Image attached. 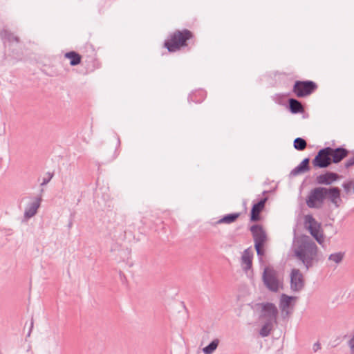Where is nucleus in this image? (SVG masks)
Here are the masks:
<instances>
[{"mask_svg":"<svg viewBox=\"0 0 354 354\" xmlns=\"http://www.w3.org/2000/svg\"><path fill=\"white\" fill-rule=\"evenodd\" d=\"M206 93L203 90L196 91L188 95L187 100L190 102L201 103L205 98Z\"/></svg>","mask_w":354,"mask_h":354,"instance_id":"obj_21","label":"nucleus"},{"mask_svg":"<svg viewBox=\"0 0 354 354\" xmlns=\"http://www.w3.org/2000/svg\"><path fill=\"white\" fill-rule=\"evenodd\" d=\"M262 281L264 286L271 292H277L280 286L282 288V283L280 282L277 277V272L271 267H265Z\"/></svg>","mask_w":354,"mask_h":354,"instance_id":"obj_5","label":"nucleus"},{"mask_svg":"<svg viewBox=\"0 0 354 354\" xmlns=\"http://www.w3.org/2000/svg\"><path fill=\"white\" fill-rule=\"evenodd\" d=\"M352 185L353 183L351 180L344 182L342 184V187L344 188V190L346 194H348L351 192Z\"/></svg>","mask_w":354,"mask_h":354,"instance_id":"obj_30","label":"nucleus"},{"mask_svg":"<svg viewBox=\"0 0 354 354\" xmlns=\"http://www.w3.org/2000/svg\"><path fill=\"white\" fill-rule=\"evenodd\" d=\"M41 201V197L39 196L35 198L32 202L28 204L24 214L25 219H29L37 214V209L40 207Z\"/></svg>","mask_w":354,"mask_h":354,"instance_id":"obj_15","label":"nucleus"},{"mask_svg":"<svg viewBox=\"0 0 354 354\" xmlns=\"http://www.w3.org/2000/svg\"><path fill=\"white\" fill-rule=\"evenodd\" d=\"M319 244H322L324 241V235L322 234V232L319 233V234L313 237Z\"/></svg>","mask_w":354,"mask_h":354,"instance_id":"obj_32","label":"nucleus"},{"mask_svg":"<svg viewBox=\"0 0 354 354\" xmlns=\"http://www.w3.org/2000/svg\"><path fill=\"white\" fill-rule=\"evenodd\" d=\"M344 257V252H339L330 254L328 259L336 263H339Z\"/></svg>","mask_w":354,"mask_h":354,"instance_id":"obj_27","label":"nucleus"},{"mask_svg":"<svg viewBox=\"0 0 354 354\" xmlns=\"http://www.w3.org/2000/svg\"><path fill=\"white\" fill-rule=\"evenodd\" d=\"M340 178H342V176L337 173L326 171L316 177L315 182L318 185H330Z\"/></svg>","mask_w":354,"mask_h":354,"instance_id":"obj_11","label":"nucleus"},{"mask_svg":"<svg viewBox=\"0 0 354 354\" xmlns=\"http://www.w3.org/2000/svg\"><path fill=\"white\" fill-rule=\"evenodd\" d=\"M46 175V177H44L43 178L42 183H41V186H44L45 185L48 184L50 182V180L52 179V178L53 177L54 174L50 173V172H47Z\"/></svg>","mask_w":354,"mask_h":354,"instance_id":"obj_29","label":"nucleus"},{"mask_svg":"<svg viewBox=\"0 0 354 354\" xmlns=\"http://www.w3.org/2000/svg\"><path fill=\"white\" fill-rule=\"evenodd\" d=\"M0 38L4 44L6 43L20 42L19 37L15 35L10 30L5 28L0 31Z\"/></svg>","mask_w":354,"mask_h":354,"instance_id":"obj_18","label":"nucleus"},{"mask_svg":"<svg viewBox=\"0 0 354 354\" xmlns=\"http://www.w3.org/2000/svg\"><path fill=\"white\" fill-rule=\"evenodd\" d=\"M318 88V84L313 80L295 81L292 92L298 98H306L314 93Z\"/></svg>","mask_w":354,"mask_h":354,"instance_id":"obj_4","label":"nucleus"},{"mask_svg":"<svg viewBox=\"0 0 354 354\" xmlns=\"http://www.w3.org/2000/svg\"><path fill=\"white\" fill-rule=\"evenodd\" d=\"M351 354H354V337L350 340Z\"/></svg>","mask_w":354,"mask_h":354,"instance_id":"obj_34","label":"nucleus"},{"mask_svg":"<svg viewBox=\"0 0 354 354\" xmlns=\"http://www.w3.org/2000/svg\"><path fill=\"white\" fill-rule=\"evenodd\" d=\"M64 57L70 60V65L72 66L80 64L82 62V55L74 50L67 52L64 54Z\"/></svg>","mask_w":354,"mask_h":354,"instance_id":"obj_20","label":"nucleus"},{"mask_svg":"<svg viewBox=\"0 0 354 354\" xmlns=\"http://www.w3.org/2000/svg\"><path fill=\"white\" fill-rule=\"evenodd\" d=\"M256 306L261 308L260 318H265L268 322H277L279 311L273 303H258Z\"/></svg>","mask_w":354,"mask_h":354,"instance_id":"obj_7","label":"nucleus"},{"mask_svg":"<svg viewBox=\"0 0 354 354\" xmlns=\"http://www.w3.org/2000/svg\"><path fill=\"white\" fill-rule=\"evenodd\" d=\"M293 147L297 151H304L307 147V142L303 138L298 137L294 140Z\"/></svg>","mask_w":354,"mask_h":354,"instance_id":"obj_23","label":"nucleus"},{"mask_svg":"<svg viewBox=\"0 0 354 354\" xmlns=\"http://www.w3.org/2000/svg\"><path fill=\"white\" fill-rule=\"evenodd\" d=\"M268 191L265 190V191H263V192H262V195H266V194H268Z\"/></svg>","mask_w":354,"mask_h":354,"instance_id":"obj_40","label":"nucleus"},{"mask_svg":"<svg viewBox=\"0 0 354 354\" xmlns=\"http://www.w3.org/2000/svg\"><path fill=\"white\" fill-rule=\"evenodd\" d=\"M286 109L292 114L303 113L305 112V109L301 102L295 97L288 98Z\"/></svg>","mask_w":354,"mask_h":354,"instance_id":"obj_14","label":"nucleus"},{"mask_svg":"<svg viewBox=\"0 0 354 354\" xmlns=\"http://www.w3.org/2000/svg\"><path fill=\"white\" fill-rule=\"evenodd\" d=\"M295 297L289 296L286 294L283 293L281 295L279 301V308L281 311H285L290 306L291 302L295 299Z\"/></svg>","mask_w":354,"mask_h":354,"instance_id":"obj_22","label":"nucleus"},{"mask_svg":"<svg viewBox=\"0 0 354 354\" xmlns=\"http://www.w3.org/2000/svg\"><path fill=\"white\" fill-rule=\"evenodd\" d=\"M329 147L319 149L312 160V164L315 169H325L331 164Z\"/></svg>","mask_w":354,"mask_h":354,"instance_id":"obj_6","label":"nucleus"},{"mask_svg":"<svg viewBox=\"0 0 354 354\" xmlns=\"http://www.w3.org/2000/svg\"><path fill=\"white\" fill-rule=\"evenodd\" d=\"M252 259L253 253L250 250V248H247L243 251L241 257V264L243 266V270L245 272L252 269Z\"/></svg>","mask_w":354,"mask_h":354,"instance_id":"obj_17","label":"nucleus"},{"mask_svg":"<svg viewBox=\"0 0 354 354\" xmlns=\"http://www.w3.org/2000/svg\"><path fill=\"white\" fill-rule=\"evenodd\" d=\"M264 245H254V248L257 256L259 257H261L265 254Z\"/></svg>","mask_w":354,"mask_h":354,"instance_id":"obj_28","label":"nucleus"},{"mask_svg":"<svg viewBox=\"0 0 354 354\" xmlns=\"http://www.w3.org/2000/svg\"><path fill=\"white\" fill-rule=\"evenodd\" d=\"M219 340L214 339L208 345L203 348V351L205 354H212L218 347Z\"/></svg>","mask_w":354,"mask_h":354,"instance_id":"obj_24","label":"nucleus"},{"mask_svg":"<svg viewBox=\"0 0 354 354\" xmlns=\"http://www.w3.org/2000/svg\"><path fill=\"white\" fill-rule=\"evenodd\" d=\"M246 204H247V202H246V201H245V200H244V201H243V206H244V209H245V212H246V210H247Z\"/></svg>","mask_w":354,"mask_h":354,"instance_id":"obj_38","label":"nucleus"},{"mask_svg":"<svg viewBox=\"0 0 354 354\" xmlns=\"http://www.w3.org/2000/svg\"><path fill=\"white\" fill-rule=\"evenodd\" d=\"M297 246L295 248L294 256L302 262L306 270L314 265V261L317 262L318 248L316 243L307 235H302L297 240Z\"/></svg>","mask_w":354,"mask_h":354,"instance_id":"obj_2","label":"nucleus"},{"mask_svg":"<svg viewBox=\"0 0 354 354\" xmlns=\"http://www.w3.org/2000/svg\"><path fill=\"white\" fill-rule=\"evenodd\" d=\"M250 230L252 234L254 245H265L267 241V234L262 225H252Z\"/></svg>","mask_w":354,"mask_h":354,"instance_id":"obj_10","label":"nucleus"},{"mask_svg":"<svg viewBox=\"0 0 354 354\" xmlns=\"http://www.w3.org/2000/svg\"><path fill=\"white\" fill-rule=\"evenodd\" d=\"M91 62L93 63V67L91 69V71H93L96 68H99L100 67V63L97 59H95L93 57H91Z\"/></svg>","mask_w":354,"mask_h":354,"instance_id":"obj_31","label":"nucleus"},{"mask_svg":"<svg viewBox=\"0 0 354 354\" xmlns=\"http://www.w3.org/2000/svg\"><path fill=\"white\" fill-rule=\"evenodd\" d=\"M120 138L118 136L117 138V146L115 147V149L111 152V153L107 157V160L106 161L107 162H110V161H112L114 159H115L119 153H120Z\"/></svg>","mask_w":354,"mask_h":354,"instance_id":"obj_26","label":"nucleus"},{"mask_svg":"<svg viewBox=\"0 0 354 354\" xmlns=\"http://www.w3.org/2000/svg\"><path fill=\"white\" fill-rule=\"evenodd\" d=\"M290 289L294 292H299L305 286V280L299 269L293 268L290 272Z\"/></svg>","mask_w":354,"mask_h":354,"instance_id":"obj_9","label":"nucleus"},{"mask_svg":"<svg viewBox=\"0 0 354 354\" xmlns=\"http://www.w3.org/2000/svg\"><path fill=\"white\" fill-rule=\"evenodd\" d=\"M241 214L240 212H234V213L225 214L222 218H221L219 220H218L215 223H212V225H216L217 224H222V223H226V224L232 223L238 219V218L241 216Z\"/></svg>","mask_w":354,"mask_h":354,"instance_id":"obj_19","label":"nucleus"},{"mask_svg":"<svg viewBox=\"0 0 354 354\" xmlns=\"http://www.w3.org/2000/svg\"><path fill=\"white\" fill-rule=\"evenodd\" d=\"M62 179V184L65 186L67 185V181H68V179H67V177L66 176H62L61 178Z\"/></svg>","mask_w":354,"mask_h":354,"instance_id":"obj_36","label":"nucleus"},{"mask_svg":"<svg viewBox=\"0 0 354 354\" xmlns=\"http://www.w3.org/2000/svg\"><path fill=\"white\" fill-rule=\"evenodd\" d=\"M267 196L260 198L257 202L254 201L250 213V222L257 223L261 221L262 216L261 213L265 209L266 203L268 201Z\"/></svg>","mask_w":354,"mask_h":354,"instance_id":"obj_8","label":"nucleus"},{"mask_svg":"<svg viewBox=\"0 0 354 354\" xmlns=\"http://www.w3.org/2000/svg\"><path fill=\"white\" fill-rule=\"evenodd\" d=\"M320 348H321V344L319 342H317L313 344V349L314 352H317Z\"/></svg>","mask_w":354,"mask_h":354,"instance_id":"obj_33","label":"nucleus"},{"mask_svg":"<svg viewBox=\"0 0 354 354\" xmlns=\"http://www.w3.org/2000/svg\"><path fill=\"white\" fill-rule=\"evenodd\" d=\"M90 47H91V50H92V55H95V50H94V48H93V46L91 45H90Z\"/></svg>","mask_w":354,"mask_h":354,"instance_id":"obj_39","label":"nucleus"},{"mask_svg":"<svg viewBox=\"0 0 354 354\" xmlns=\"http://www.w3.org/2000/svg\"><path fill=\"white\" fill-rule=\"evenodd\" d=\"M274 322L266 321L260 329L259 334L261 337H265L270 335Z\"/></svg>","mask_w":354,"mask_h":354,"instance_id":"obj_25","label":"nucleus"},{"mask_svg":"<svg viewBox=\"0 0 354 354\" xmlns=\"http://www.w3.org/2000/svg\"><path fill=\"white\" fill-rule=\"evenodd\" d=\"M32 327H33V319H32V320H31L30 328L29 330V332H28L27 336H30Z\"/></svg>","mask_w":354,"mask_h":354,"instance_id":"obj_37","label":"nucleus"},{"mask_svg":"<svg viewBox=\"0 0 354 354\" xmlns=\"http://www.w3.org/2000/svg\"><path fill=\"white\" fill-rule=\"evenodd\" d=\"M304 224L313 237L322 232L320 231V224L317 223V221L311 214H308L305 216Z\"/></svg>","mask_w":354,"mask_h":354,"instance_id":"obj_13","label":"nucleus"},{"mask_svg":"<svg viewBox=\"0 0 354 354\" xmlns=\"http://www.w3.org/2000/svg\"><path fill=\"white\" fill-rule=\"evenodd\" d=\"M276 97H277L278 99V102L279 103H281L280 102V100H282L284 97H285V95L283 94H281V93H279V94H277L276 95Z\"/></svg>","mask_w":354,"mask_h":354,"instance_id":"obj_35","label":"nucleus"},{"mask_svg":"<svg viewBox=\"0 0 354 354\" xmlns=\"http://www.w3.org/2000/svg\"><path fill=\"white\" fill-rule=\"evenodd\" d=\"M326 199H328L335 207H339L342 202L341 189L334 186L314 187L310 189L306 196V203L309 208L320 209Z\"/></svg>","mask_w":354,"mask_h":354,"instance_id":"obj_1","label":"nucleus"},{"mask_svg":"<svg viewBox=\"0 0 354 354\" xmlns=\"http://www.w3.org/2000/svg\"><path fill=\"white\" fill-rule=\"evenodd\" d=\"M331 162L338 164L349 154V151L342 146L336 148L329 147Z\"/></svg>","mask_w":354,"mask_h":354,"instance_id":"obj_12","label":"nucleus"},{"mask_svg":"<svg viewBox=\"0 0 354 354\" xmlns=\"http://www.w3.org/2000/svg\"><path fill=\"white\" fill-rule=\"evenodd\" d=\"M196 36L191 30H176L165 40L163 46L169 53H175L187 48L189 50L195 45Z\"/></svg>","mask_w":354,"mask_h":354,"instance_id":"obj_3","label":"nucleus"},{"mask_svg":"<svg viewBox=\"0 0 354 354\" xmlns=\"http://www.w3.org/2000/svg\"><path fill=\"white\" fill-rule=\"evenodd\" d=\"M310 159L309 157L304 158L302 161L290 171V176H296L309 171L310 170Z\"/></svg>","mask_w":354,"mask_h":354,"instance_id":"obj_16","label":"nucleus"}]
</instances>
